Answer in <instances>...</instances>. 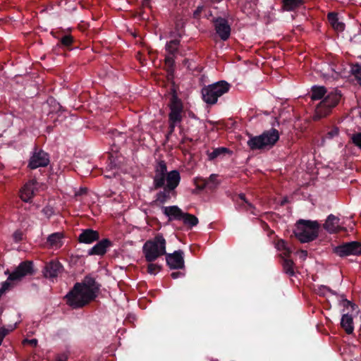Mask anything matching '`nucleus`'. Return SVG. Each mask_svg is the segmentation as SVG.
Listing matches in <instances>:
<instances>
[{"instance_id":"nucleus-55","label":"nucleus","mask_w":361,"mask_h":361,"mask_svg":"<svg viewBox=\"0 0 361 361\" xmlns=\"http://www.w3.org/2000/svg\"><path fill=\"white\" fill-rule=\"evenodd\" d=\"M207 122L210 124V125H212V126H216L219 123V121H207Z\"/></svg>"},{"instance_id":"nucleus-20","label":"nucleus","mask_w":361,"mask_h":361,"mask_svg":"<svg viewBox=\"0 0 361 361\" xmlns=\"http://www.w3.org/2000/svg\"><path fill=\"white\" fill-rule=\"evenodd\" d=\"M35 183H27L20 190V199L25 202H31L35 195Z\"/></svg>"},{"instance_id":"nucleus-21","label":"nucleus","mask_w":361,"mask_h":361,"mask_svg":"<svg viewBox=\"0 0 361 361\" xmlns=\"http://www.w3.org/2000/svg\"><path fill=\"white\" fill-rule=\"evenodd\" d=\"M305 0H281V8L285 11H294L305 4Z\"/></svg>"},{"instance_id":"nucleus-52","label":"nucleus","mask_w":361,"mask_h":361,"mask_svg":"<svg viewBox=\"0 0 361 361\" xmlns=\"http://www.w3.org/2000/svg\"><path fill=\"white\" fill-rule=\"evenodd\" d=\"M142 8H144L145 7H150V0H142L141 2Z\"/></svg>"},{"instance_id":"nucleus-35","label":"nucleus","mask_w":361,"mask_h":361,"mask_svg":"<svg viewBox=\"0 0 361 361\" xmlns=\"http://www.w3.org/2000/svg\"><path fill=\"white\" fill-rule=\"evenodd\" d=\"M194 183L197 189L202 190L207 188L208 183L206 182V178L202 177H197L194 179Z\"/></svg>"},{"instance_id":"nucleus-31","label":"nucleus","mask_w":361,"mask_h":361,"mask_svg":"<svg viewBox=\"0 0 361 361\" xmlns=\"http://www.w3.org/2000/svg\"><path fill=\"white\" fill-rule=\"evenodd\" d=\"M283 269L286 274L293 276L295 272L293 269V265L294 262L292 259H288V258H283Z\"/></svg>"},{"instance_id":"nucleus-40","label":"nucleus","mask_w":361,"mask_h":361,"mask_svg":"<svg viewBox=\"0 0 361 361\" xmlns=\"http://www.w3.org/2000/svg\"><path fill=\"white\" fill-rule=\"evenodd\" d=\"M180 123V122H173L171 120H169V132L166 135L167 139L173 133L176 126H178Z\"/></svg>"},{"instance_id":"nucleus-18","label":"nucleus","mask_w":361,"mask_h":361,"mask_svg":"<svg viewBox=\"0 0 361 361\" xmlns=\"http://www.w3.org/2000/svg\"><path fill=\"white\" fill-rule=\"evenodd\" d=\"M54 37L59 39L57 46L61 47L64 50L71 51L78 47L75 45L76 39L71 35L65 34L61 37L54 35Z\"/></svg>"},{"instance_id":"nucleus-54","label":"nucleus","mask_w":361,"mask_h":361,"mask_svg":"<svg viewBox=\"0 0 361 361\" xmlns=\"http://www.w3.org/2000/svg\"><path fill=\"white\" fill-rule=\"evenodd\" d=\"M188 116H189V117H190V118H191L192 119V121H195V119H199V118L195 116V114L193 112H192V111H190V112L188 113Z\"/></svg>"},{"instance_id":"nucleus-3","label":"nucleus","mask_w":361,"mask_h":361,"mask_svg":"<svg viewBox=\"0 0 361 361\" xmlns=\"http://www.w3.org/2000/svg\"><path fill=\"white\" fill-rule=\"evenodd\" d=\"M248 140L247 145L250 150H269L279 140L280 134L278 130L271 128L269 130H264L259 135L247 134Z\"/></svg>"},{"instance_id":"nucleus-44","label":"nucleus","mask_w":361,"mask_h":361,"mask_svg":"<svg viewBox=\"0 0 361 361\" xmlns=\"http://www.w3.org/2000/svg\"><path fill=\"white\" fill-rule=\"evenodd\" d=\"M183 28V23L181 20H177L176 23L175 29L177 32V35L178 37H181L182 36V30Z\"/></svg>"},{"instance_id":"nucleus-33","label":"nucleus","mask_w":361,"mask_h":361,"mask_svg":"<svg viewBox=\"0 0 361 361\" xmlns=\"http://www.w3.org/2000/svg\"><path fill=\"white\" fill-rule=\"evenodd\" d=\"M351 73L355 76L359 85H361V64L356 63L351 67Z\"/></svg>"},{"instance_id":"nucleus-24","label":"nucleus","mask_w":361,"mask_h":361,"mask_svg":"<svg viewBox=\"0 0 361 361\" xmlns=\"http://www.w3.org/2000/svg\"><path fill=\"white\" fill-rule=\"evenodd\" d=\"M327 18L332 27L338 31L343 32L345 30V25L343 22L338 20V14L335 12L329 13Z\"/></svg>"},{"instance_id":"nucleus-14","label":"nucleus","mask_w":361,"mask_h":361,"mask_svg":"<svg viewBox=\"0 0 361 361\" xmlns=\"http://www.w3.org/2000/svg\"><path fill=\"white\" fill-rule=\"evenodd\" d=\"M97 243L88 250L89 255H104L108 249L113 245V243L108 238H104Z\"/></svg>"},{"instance_id":"nucleus-27","label":"nucleus","mask_w":361,"mask_h":361,"mask_svg":"<svg viewBox=\"0 0 361 361\" xmlns=\"http://www.w3.org/2000/svg\"><path fill=\"white\" fill-rule=\"evenodd\" d=\"M63 235L61 233H54L48 236L47 243L52 247L59 248L63 245Z\"/></svg>"},{"instance_id":"nucleus-11","label":"nucleus","mask_w":361,"mask_h":361,"mask_svg":"<svg viewBox=\"0 0 361 361\" xmlns=\"http://www.w3.org/2000/svg\"><path fill=\"white\" fill-rule=\"evenodd\" d=\"M216 33L222 41L229 39L231 32V25L226 18L221 17L214 18L212 20Z\"/></svg>"},{"instance_id":"nucleus-22","label":"nucleus","mask_w":361,"mask_h":361,"mask_svg":"<svg viewBox=\"0 0 361 361\" xmlns=\"http://www.w3.org/2000/svg\"><path fill=\"white\" fill-rule=\"evenodd\" d=\"M341 326L348 335L352 334L354 331L353 318L348 313L343 314L341 320Z\"/></svg>"},{"instance_id":"nucleus-36","label":"nucleus","mask_w":361,"mask_h":361,"mask_svg":"<svg viewBox=\"0 0 361 361\" xmlns=\"http://www.w3.org/2000/svg\"><path fill=\"white\" fill-rule=\"evenodd\" d=\"M216 177V174H211L208 178H206V182L208 183L207 188L213 190L216 187L218 184Z\"/></svg>"},{"instance_id":"nucleus-38","label":"nucleus","mask_w":361,"mask_h":361,"mask_svg":"<svg viewBox=\"0 0 361 361\" xmlns=\"http://www.w3.org/2000/svg\"><path fill=\"white\" fill-rule=\"evenodd\" d=\"M352 142L361 150V133H356L352 135Z\"/></svg>"},{"instance_id":"nucleus-15","label":"nucleus","mask_w":361,"mask_h":361,"mask_svg":"<svg viewBox=\"0 0 361 361\" xmlns=\"http://www.w3.org/2000/svg\"><path fill=\"white\" fill-rule=\"evenodd\" d=\"M99 233L92 228H85L81 231L78 237L80 243L92 244L99 240Z\"/></svg>"},{"instance_id":"nucleus-23","label":"nucleus","mask_w":361,"mask_h":361,"mask_svg":"<svg viewBox=\"0 0 361 361\" xmlns=\"http://www.w3.org/2000/svg\"><path fill=\"white\" fill-rule=\"evenodd\" d=\"M327 92V89L324 86L313 85L311 87L310 98L313 101L322 100Z\"/></svg>"},{"instance_id":"nucleus-6","label":"nucleus","mask_w":361,"mask_h":361,"mask_svg":"<svg viewBox=\"0 0 361 361\" xmlns=\"http://www.w3.org/2000/svg\"><path fill=\"white\" fill-rule=\"evenodd\" d=\"M319 224L316 221L300 219L297 221L294 235L302 243L314 240L319 235Z\"/></svg>"},{"instance_id":"nucleus-42","label":"nucleus","mask_w":361,"mask_h":361,"mask_svg":"<svg viewBox=\"0 0 361 361\" xmlns=\"http://www.w3.org/2000/svg\"><path fill=\"white\" fill-rule=\"evenodd\" d=\"M161 269V267L157 264H153L152 262H149V264L147 266V271L150 274H155L157 271H159Z\"/></svg>"},{"instance_id":"nucleus-43","label":"nucleus","mask_w":361,"mask_h":361,"mask_svg":"<svg viewBox=\"0 0 361 361\" xmlns=\"http://www.w3.org/2000/svg\"><path fill=\"white\" fill-rule=\"evenodd\" d=\"M341 303L344 307L348 308L349 307H351L353 310H354L355 307H357L356 305L345 298H343Z\"/></svg>"},{"instance_id":"nucleus-1","label":"nucleus","mask_w":361,"mask_h":361,"mask_svg":"<svg viewBox=\"0 0 361 361\" xmlns=\"http://www.w3.org/2000/svg\"><path fill=\"white\" fill-rule=\"evenodd\" d=\"M180 174L178 170L167 171V166L164 161H159L154 168L153 187L154 190L162 189L155 195L154 202L164 204L172 197H177L176 188L180 182Z\"/></svg>"},{"instance_id":"nucleus-8","label":"nucleus","mask_w":361,"mask_h":361,"mask_svg":"<svg viewBox=\"0 0 361 361\" xmlns=\"http://www.w3.org/2000/svg\"><path fill=\"white\" fill-rule=\"evenodd\" d=\"M171 97L168 106L169 108V120L173 122H182L184 116V106L182 100L178 97L174 87L171 89Z\"/></svg>"},{"instance_id":"nucleus-41","label":"nucleus","mask_w":361,"mask_h":361,"mask_svg":"<svg viewBox=\"0 0 361 361\" xmlns=\"http://www.w3.org/2000/svg\"><path fill=\"white\" fill-rule=\"evenodd\" d=\"M24 233L21 230H16L13 234V241L16 243L21 242L23 240Z\"/></svg>"},{"instance_id":"nucleus-10","label":"nucleus","mask_w":361,"mask_h":361,"mask_svg":"<svg viewBox=\"0 0 361 361\" xmlns=\"http://www.w3.org/2000/svg\"><path fill=\"white\" fill-rule=\"evenodd\" d=\"M49 154L42 149L35 148L30 158L27 167L32 170L39 167H46L49 164Z\"/></svg>"},{"instance_id":"nucleus-53","label":"nucleus","mask_w":361,"mask_h":361,"mask_svg":"<svg viewBox=\"0 0 361 361\" xmlns=\"http://www.w3.org/2000/svg\"><path fill=\"white\" fill-rule=\"evenodd\" d=\"M245 209L247 212H250L251 214H252L253 215H257V214L255 212L256 211V208L255 207V209H250L248 207L245 206Z\"/></svg>"},{"instance_id":"nucleus-45","label":"nucleus","mask_w":361,"mask_h":361,"mask_svg":"<svg viewBox=\"0 0 361 361\" xmlns=\"http://www.w3.org/2000/svg\"><path fill=\"white\" fill-rule=\"evenodd\" d=\"M238 197H239V199H240V200H242V201L243 202V203H244V204H245V205H244V207H245V206H247V207H249V208H250V209H255V207H254V206H253L250 202H249L247 200V199H246V197H245V195L244 194H243V193L240 194V195H239V196H238Z\"/></svg>"},{"instance_id":"nucleus-9","label":"nucleus","mask_w":361,"mask_h":361,"mask_svg":"<svg viewBox=\"0 0 361 361\" xmlns=\"http://www.w3.org/2000/svg\"><path fill=\"white\" fill-rule=\"evenodd\" d=\"M333 253L340 257H346L350 255H361V243L359 241L343 243L333 247Z\"/></svg>"},{"instance_id":"nucleus-17","label":"nucleus","mask_w":361,"mask_h":361,"mask_svg":"<svg viewBox=\"0 0 361 361\" xmlns=\"http://www.w3.org/2000/svg\"><path fill=\"white\" fill-rule=\"evenodd\" d=\"M63 269V265L59 261L51 260L45 266L44 276L47 278H55L62 272Z\"/></svg>"},{"instance_id":"nucleus-28","label":"nucleus","mask_w":361,"mask_h":361,"mask_svg":"<svg viewBox=\"0 0 361 361\" xmlns=\"http://www.w3.org/2000/svg\"><path fill=\"white\" fill-rule=\"evenodd\" d=\"M183 219L181 221L183 222L184 225L189 227L190 228L196 226L198 223V219L193 214L189 213H183Z\"/></svg>"},{"instance_id":"nucleus-34","label":"nucleus","mask_w":361,"mask_h":361,"mask_svg":"<svg viewBox=\"0 0 361 361\" xmlns=\"http://www.w3.org/2000/svg\"><path fill=\"white\" fill-rule=\"evenodd\" d=\"M276 246L279 250H284V255L287 257H288L292 252V250L288 247L287 242L283 240H279L277 242Z\"/></svg>"},{"instance_id":"nucleus-19","label":"nucleus","mask_w":361,"mask_h":361,"mask_svg":"<svg viewBox=\"0 0 361 361\" xmlns=\"http://www.w3.org/2000/svg\"><path fill=\"white\" fill-rule=\"evenodd\" d=\"M163 214L169 217V221H181L183 212L176 205L162 207Z\"/></svg>"},{"instance_id":"nucleus-47","label":"nucleus","mask_w":361,"mask_h":361,"mask_svg":"<svg viewBox=\"0 0 361 361\" xmlns=\"http://www.w3.org/2000/svg\"><path fill=\"white\" fill-rule=\"evenodd\" d=\"M202 11V6H198L195 10V11L193 12V18H196V19H198L200 18V16H201V13Z\"/></svg>"},{"instance_id":"nucleus-37","label":"nucleus","mask_w":361,"mask_h":361,"mask_svg":"<svg viewBox=\"0 0 361 361\" xmlns=\"http://www.w3.org/2000/svg\"><path fill=\"white\" fill-rule=\"evenodd\" d=\"M183 65L186 67L189 71H195L197 69V64L192 60L185 59L183 61Z\"/></svg>"},{"instance_id":"nucleus-4","label":"nucleus","mask_w":361,"mask_h":361,"mask_svg":"<svg viewBox=\"0 0 361 361\" xmlns=\"http://www.w3.org/2000/svg\"><path fill=\"white\" fill-rule=\"evenodd\" d=\"M343 98L341 91L337 88L328 92L322 100L316 106L313 120L317 121L329 116Z\"/></svg>"},{"instance_id":"nucleus-30","label":"nucleus","mask_w":361,"mask_h":361,"mask_svg":"<svg viewBox=\"0 0 361 361\" xmlns=\"http://www.w3.org/2000/svg\"><path fill=\"white\" fill-rule=\"evenodd\" d=\"M180 40L179 39H174L166 44V50L169 52L171 55H175L178 49V47L180 45Z\"/></svg>"},{"instance_id":"nucleus-7","label":"nucleus","mask_w":361,"mask_h":361,"mask_svg":"<svg viewBox=\"0 0 361 361\" xmlns=\"http://www.w3.org/2000/svg\"><path fill=\"white\" fill-rule=\"evenodd\" d=\"M230 88L231 85L225 80H220L204 86L202 89V99L207 104H215L218 101V98L227 93Z\"/></svg>"},{"instance_id":"nucleus-32","label":"nucleus","mask_w":361,"mask_h":361,"mask_svg":"<svg viewBox=\"0 0 361 361\" xmlns=\"http://www.w3.org/2000/svg\"><path fill=\"white\" fill-rule=\"evenodd\" d=\"M317 294H318L319 296H326L327 293H330L331 295H336V293L331 289L329 287L321 285L318 287V288L316 290Z\"/></svg>"},{"instance_id":"nucleus-29","label":"nucleus","mask_w":361,"mask_h":361,"mask_svg":"<svg viewBox=\"0 0 361 361\" xmlns=\"http://www.w3.org/2000/svg\"><path fill=\"white\" fill-rule=\"evenodd\" d=\"M189 126L186 130V132L192 136L197 135L200 133V128L202 125V121L200 119H195V121H189Z\"/></svg>"},{"instance_id":"nucleus-13","label":"nucleus","mask_w":361,"mask_h":361,"mask_svg":"<svg viewBox=\"0 0 361 361\" xmlns=\"http://www.w3.org/2000/svg\"><path fill=\"white\" fill-rule=\"evenodd\" d=\"M166 264L171 269H180L185 267L184 252L181 250L166 254Z\"/></svg>"},{"instance_id":"nucleus-16","label":"nucleus","mask_w":361,"mask_h":361,"mask_svg":"<svg viewBox=\"0 0 361 361\" xmlns=\"http://www.w3.org/2000/svg\"><path fill=\"white\" fill-rule=\"evenodd\" d=\"M340 219L334 214H329L323 224V228L330 233H337L344 231V228L339 226Z\"/></svg>"},{"instance_id":"nucleus-56","label":"nucleus","mask_w":361,"mask_h":361,"mask_svg":"<svg viewBox=\"0 0 361 361\" xmlns=\"http://www.w3.org/2000/svg\"><path fill=\"white\" fill-rule=\"evenodd\" d=\"M286 202H287V200H286V199H285V200H282V201H281V205H284Z\"/></svg>"},{"instance_id":"nucleus-12","label":"nucleus","mask_w":361,"mask_h":361,"mask_svg":"<svg viewBox=\"0 0 361 361\" xmlns=\"http://www.w3.org/2000/svg\"><path fill=\"white\" fill-rule=\"evenodd\" d=\"M34 273L33 263L31 261H24L15 269L8 276V279L11 281H19L27 275H32Z\"/></svg>"},{"instance_id":"nucleus-58","label":"nucleus","mask_w":361,"mask_h":361,"mask_svg":"<svg viewBox=\"0 0 361 361\" xmlns=\"http://www.w3.org/2000/svg\"><path fill=\"white\" fill-rule=\"evenodd\" d=\"M3 341H4V338L0 337V345L2 344Z\"/></svg>"},{"instance_id":"nucleus-49","label":"nucleus","mask_w":361,"mask_h":361,"mask_svg":"<svg viewBox=\"0 0 361 361\" xmlns=\"http://www.w3.org/2000/svg\"><path fill=\"white\" fill-rule=\"evenodd\" d=\"M187 141L191 142L193 141V139L192 137H189L188 136H187L186 135L184 134L183 135L180 144H185Z\"/></svg>"},{"instance_id":"nucleus-46","label":"nucleus","mask_w":361,"mask_h":361,"mask_svg":"<svg viewBox=\"0 0 361 361\" xmlns=\"http://www.w3.org/2000/svg\"><path fill=\"white\" fill-rule=\"evenodd\" d=\"M14 328L11 329H7L4 326L0 328V337L4 338L9 333V331H12Z\"/></svg>"},{"instance_id":"nucleus-5","label":"nucleus","mask_w":361,"mask_h":361,"mask_svg":"<svg viewBox=\"0 0 361 361\" xmlns=\"http://www.w3.org/2000/svg\"><path fill=\"white\" fill-rule=\"evenodd\" d=\"M166 242L161 233H157L152 239L147 240L143 247L145 260L152 262L162 255L166 254Z\"/></svg>"},{"instance_id":"nucleus-26","label":"nucleus","mask_w":361,"mask_h":361,"mask_svg":"<svg viewBox=\"0 0 361 361\" xmlns=\"http://www.w3.org/2000/svg\"><path fill=\"white\" fill-rule=\"evenodd\" d=\"M231 151L225 147L214 148L212 152H207V156L209 161H213L217 158H221L227 154H231Z\"/></svg>"},{"instance_id":"nucleus-2","label":"nucleus","mask_w":361,"mask_h":361,"mask_svg":"<svg viewBox=\"0 0 361 361\" xmlns=\"http://www.w3.org/2000/svg\"><path fill=\"white\" fill-rule=\"evenodd\" d=\"M100 288V285L91 275L85 276L82 282H77L66 294V303L73 309L83 307L94 300Z\"/></svg>"},{"instance_id":"nucleus-50","label":"nucleus","mask_w":361,"mask_h":361,"mask_svg":"<svg viewBox=\"0 0 361 361\" xmlns=\"http://www.w3.org/2000/svg\"><path fill=\"white\" fill-rule=\"evenodd\" d=\"M25 342L28 343L33 347H35L37 345V340L36 338H32L30 340L26 339V340H25Z\"/></svg>"},{"instance_id":"nucleus-39","label":"nucleus","mask_w":361,"mask_h":361,"mask_svg":"<svg viewBox=\"0 0 361 361\" xmlns=\"http://www.w3.org/2000/svg\"><path fill=\"white\" fill-rule=\"evenodd\" d=\"M339 134V129L338 127H334L330 130H329L326 135L325 138L326 139H332L336 136H338Z\"/></svg>"},{"instance_id":"nucleus-51","label":"nucleus","mask_w":361,"mask_h":361,"mask_svg":"<svg viewBox=\"0 0 361 361\" xmlns=\"http://www.w3.org/2000/svg\"><path fill=\"white\" fill-rule=\"evenodd\" d=\"M182 276H183V274L180 271H175L171 273V276L174 279H178V277H180Z\"/></svg>"},{"instance_id":"nucleus-25","label":"nucleus","mask_w":361,"mask_h":361,"mask_svg":"<svg viewBox=\"0 0 361 361\" xmlns=\"http://www.w3.org/2000/svg\"><path fill=\"white\" fill-rule=\"evenodd\" d=\"M165 70L167 73L168 80H172L175 73V60L172 56H167L164 60Z\"/></svg>"},{"instance_id":"nucleus-48","label":"nucleus","mask_w":361,"mask_h":361,"mask_svg":"<svg viewBox=\"0 0 361 361\" xmlns=\"http://www.w3.org/2000/svg\"><path fill=\"white\" fill-rule=\"evenodd\" d=\"M68 360V355L66 353H62L60 355H58L56 361H67Z\"/></svg>"},{"instance_id":"nucleus-57","label":"nucleus","mask_w":361,"mask_h":361,"mask_svg":"<svg viewBox=\"0 0 361 361\" xmlns=\"http://www.w3.org/2000/svg\"><path fill=\"white\" fill-rule=\"evenodd\" d=\"M301 252L305 256L307 255V252L306 250H302Z\"/></svg>"}]
</instances>
